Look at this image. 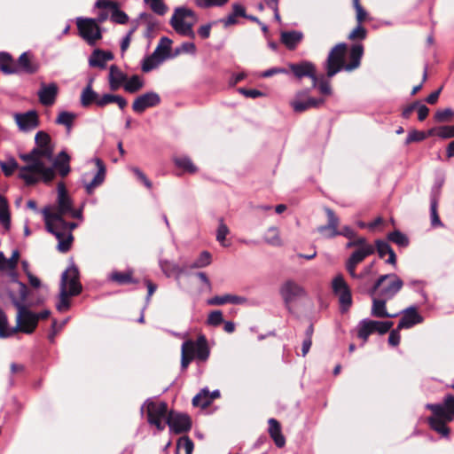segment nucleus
Instances as JSON below:
<instances>
[{
	"mask_svg": "<svg viewBox=\"0 0 454 454\" xmlns=\"http://www.w3.org/2000/svg\"><path fill=\"white\" fill-rule=\"evenodd\" d=\"M393 326L391 321H376L372 319H363L359 322L356 327L357 337L363 340V344H365L368 338L373 333L380 334H385L390 331Z\"/></svg>",
	"mask_w": 454,
	"mask_h": 454,
	"instance_id": "9",
	"label": "nucleus"
},
{
	"mask_svg": "<svg viewBox=\"0 0 454 454\" xmlns=\"http://www.w3.org/2000/svg\"><path fill=\"white\" fill-rule=\"evenodd\" d=\"M0 296L9 298L12 304L19 309L24 306L27 296V288L25 284L13 278L11 286H0Z\"/></svg>",
	"mask_w": 454,
	"mask_h": 454,
	"instance_id": "13",
	"label": "nucleus"
},
{
	"mask_svg": "<svg viewBox=\"0 0 454 454\" xmlns=\"http://www.w3.org/2000/svg\"><path fill=\"white\" fill-rule=\"evenodd\" d=\"M428 135L433 137L448 139L454 137V126H439L431 129Z\"/></svg>",
	"mask_w": 454,
	"mask_h": 454,
	"instance_id": "38",
	"label": "nucleus"
},
{
	"mask_svg": "<svg viewBox=\"0 0 454 454\" xmlns=\"http://www.w3.org/2000/svg\"><path fill=\"white\" fill-rule=\"evenodd\" d=\"M0 69L7 74H16L19 72L18 67L14 63L11 55L6 52H0Z\"/></svg>",
	"mask_w": 454,
	"mask_h": 454,
	"instance_id": "36",
	"label": "nucleus"
},
{
	"mask_svg": "<svg viewBox=\"0 0 454 454\" xmlns=\"http://www.w3.org/2000/svg\"><path fill=\"white\" fill-rule=\"evenodd\" d=\"M223 321V313L220 310L212 311L207 317V324L213 326L219 325Z\"/></svg>",
	"mask_w": 454,
	"mask_h": 454,
	"instance_id": "60",
	"label": "nucleus"
},
{
	"mask_svg": "<svg viewBox=\"0 0 454 454\" xmlns=\"http://www.w3.org/2000/svg\"><path fill=\"white\" fill-rule=\"evenodd\" d=\"M97 168V173L94 176L93 179L90 182H85L84 186L88 194H92L94 190L101 185L106 175V168L104 162L98 157L91 160Z\"/></svg>",
	"mask_w": 454,
	"mask_h": 454,
	"instance_id": "20",
	"label": "nucleus"
},
{
	"mask_svg": "<svg viewBox=\"0 0 454 454\" xmlns=\"http://www.w3.org/2000/svg\"><path fill=\"white\" fill-rule=\"evenodd\" d=\"M375 253L373 245H365L364 247L356 248L346 262V270L351 278L356 277V266L365 258Z\"/></svg>",
	"mask_w": 454,
	"mask_h": 454,
	"instance_id": "15",
	"label": "nucleus"
},
{
	"mask_svg": "<svg viewBox=\"0 0 454 454\" xmlns=\"http://www.w3.org/2000/svg\"><path fill=\"white\" fill-rule=\"evenodd\" d=\"M52 144H36L28 153L20 154V159L26 163L19 168V177L27 185L37 184L40 181L49 183L56 176V171L65 177L70 171L71 157L66 151H61L55 158Z\"/></svg>",
	"mask_w": 454,
	"mask_h": 454,
	"instance_id": "1",
	"label": "nucleus"
},
{
	"mask_svg": "<svg viewBox=\"0 0 454 454\" xmlns=\"http://www.w3.org/2000/svg\"><path fill=\"white\" fill-rule=\"evenodd\" d=\"M46 229L58 239L57 248L61 253L70 250L74 237L73 230L76 227L74 223H67L63 217L70 215L72 217H79L80 213L74 210L72 200L67 194L63 183L58 184L57 208L51 211L50 207L43 210Z\"/></svg>",
	"mask_w": 454,
	"mask_h": 454,
	"instance_id": "2",
	"label": "nucleus"
},
{
	"mask_svg": "<svg viewBox=\"0 0 454 454\" xmlns=\"http://www.w3.org/2000/svg\"><path fill=\"white\" fill-rule=\"evenodd\" d=\"M427 138V136L426 133L418 131V130H411L405 142H420Z\"/></svg>",
	"mask_w": 454,
	"mask_h": 454,
	"instance_id": "63",
	"label": "nucleus"
},
{
	"mask_svg": "<svg viewBox=\"0 0 454 454\" xmlns=\"http://www.w3.org/2000/svg\"><path fill=\"white\" fill-rule=\"evenodd\" d=\"M220 397L219 390L209 392L207 388L201 389L192 399V404L195 407L205 409L208 407L215 399Z\"/></svg>",
	"mask_w": 454,
	"mask_h": 454,
	"instance_id": "24",
	"label": "nucleus"
},
{
	"mask_svg": "<svg viewBox=\"0 0 454 454\" xmlns=\"http://www.w3.org/2000/svg\"><path fill=\"white\" fill-rule=\"evenodd\" d=\"M164 60V56H161L157 51H153L151 55L145 57L142 62V71L148 73L153 69L158 67Z\"/></svg>",
	"mask_w": 454,
	"mask_h": 454,
	"instance_id": "34",
	"label": "nucleus"
},
{
	"mask_svg": "<svg viewBox=\"0 0 454 454\" xmlns=\"http://www.w3.org/2000/svg\"><path fill=\"white\" fill-rule=\"evenodd\" d=\"M160 102V98L156 92H146L143 95H140L134 100L132 104V109L137 114H142L145 109L153 107L159 105Z\"/></svg>",
	"mask_w": 454,
	"mask_h": 454,
	"instance_id": "19",
	"label": "nucleus"
},
{
	"mask_svg": "<svg viewBox=\"0 0 454 454\" xmlns=\"http://www.w3.org/2000/svg\"><path fill=\"white\" fill-rule=\"evenodd\" d=\"M423 317L418 312L416 307H409L403 311L402 317L397 325L398 329H409L418 324L422 323Z\"/></svg>",
	"mask_w": 454,
	"mask_h": 454,
	"instance_id": "21",
	"label": "nucleus"
},
{
	"mask_svg": "<svg viewBox=\"0 0 454 454\" xmlns=\"http://www.w3.org/2000/svg\"><path fill=\"white\" fill-rule=\"evenodd\" d=\"M209 356V349L205 336H200L195 341L185 340L182 345L181 365L187 368L193 359L205 361Z\"/></svg>",
	"mask_w": 454,
	"mask_h": 454,
	"instance_id": "5",
	"label": "nucleus"
},
{
	"mask_svg": "<svg viewBox=\"0 0 454 454\" xmlns=\"http://www.w3.org/2000/svg\"><path fill=\"white\" fill-rule=\"evenodd\" d=\"M70 294H67L65 288V286L60 289L59 293V301L57 304V309L59 311H67L70 307L69 301Z\"/></svg>",
	"mask_w": 454,
	"mask_h": 454,
	"instance_id": "48",
	"label": "nucleus"
},
{
	"mask_svg": "<svg viewBox=\"0 0 454 454\" xmlns=\"http://www.w3.org/2000/svg\"><path fill=\"white\" fill-rule=\"evenodd\" d=\"M211 263V254L207 252L203 251L199 258L196 260V262L193 263L192 267L193 268H202L209 265Z\"/></svg>",
	"mask_w": 454,
	"mask_h": 454,
	"instance_id": "58",
	"label": "nucleus"
},
{
	"mask_svg": "<svg viewBox=\"0 0 454 454\" xmlns=\"http://www.w3.org/2000/svg\"><path fill=\"white\" fill-rule=\"evenodd\" d=\"M374 265H375V262L373 261L370 264L366 265L359 274L356 273V277H355L354 278L362 279V278H364L371 275L372 276L376 275L377 272L373 270Z\"/></svg>",
	"mask_w": 454,
	"mask_h": 454,
	"instance_id": "61",
	"label": "nucleus"
},
{
	"mask_svg": "<svg viewBox=\"0 0 454 454\" xmlns=\"http://www.w3.org/2000/svg\"><path fill=\"white\" fill-rule=\"evenodd\" d=\"M14 119L21 131H29L35 129L38 126V116L35 111H28L24 114H15Z\"/></svg>",
	"mask_w": 454,
	"mask_h": 454,
	"instance_id": "22",
	"label": "nucleus"
},
{
	"mask_svg": "<svg viewBox=\"0 0 454 454\" xmlns=\"http://www.w3.org/2000/svg\"><path fill=\"white\" fill-rule=\"evenodd\" d=\"M324 103L323 98H309L306 101H293L292 107L295 112L301 113L311 107H317Z\"/></svg>",
	"mask_w": 454,
	"mask_h": 454,
	"instance_id": "35",
	"label": "nucleus"
},
{
	"mask_svg": "<svg viewBox=\"0 0 454 454\" xmlns=\"http://www.w3.org/2000/svg\"><path fill=\"white\" fill-rule=\"evenodd\" d=\"M332 289L333 294L338 296L341 310L347 311L352 305V295L350 288L341 274H338L333 278Z\"/></svg>",
	"mask_w": 454,
	"mask_h": 454,
	"instance_id": "14",
	"label": "nucleus"
},
{
	"mask_svg": "<svg viewBox=\"0 0 454 454\" xmlns=\"http://www.w3.org/2000/svg\"><path fill=\"white\" fill-rule=\"evenodd\" d=\"M269 434L278 447H283L285 445L286 439L282 434L281 426L275 419H269Z\"/></svg>",
	"mask_w": 454,
	"mask_h": 454,
	"instance_id": "31",
	"label": "nucleus"
},
{
	"mask_svg": "<svg viewBox=\"0 0 454 454\" xmlns=\"http://www.w3.org/2000/svg\"><path fill=\"white\" fill-rule=\"evenodd\" d=\"M76 118V114L71 112L62 111L59 114L56 122L58 124L63 125L66 128V131L67 134L71 132L73 128L74 121Z\"/></svg>",
	"mask_w": 454,
	"mask_h": 454,
	"instance_id": "39",
	"label": "nucleus"
},
{
	"mask_svg": "<svg viewBox=\"0 0 454 454\" xmlns=\"http://www.w3.org/2000/svg\"><path fill=\"white\" fill-rule=\"evenodd\" d=\"M111 20L117 24H126L129 20L128 15L118 8V4L112 9Z\"/></svg>",
	"mask_w": 454,
	"mask_h": 454,
	"instance_id": "50",
	"label": "nucleus"
},
{
	"mask_svg": "<svg viewBox=\"0 0 454 454\" xmlns=\"http://www.w3.org/2000/svg\"><path fill=\"white\" fill-rule=\"evenodd\" d=\"M0 166L5 176H9L18 168V163L14 159H8L4 161H0Z\"/></svg>",
	"mask_w": 454,
	"mask_h": 454,
	"instance_id": "53",
	"label": "nucleus"
},
{
	"mask_svg": "<svg viewBox=\"0 0 454 454\" xmlns=\"http://www.w3.org/2000/svg\"><path fill=\"white\" fill-rule=\"evenodd\" d=\"M303 37V33L298 30L284 31L280 35V41L288 50L293 51Z\"/></svg>",
	"mask_w": 454,
	"mask_h": 454,
	"instance_id": "26",
	"label": "nucleus"
},
{
	"mask_svg": "<svg viewBox=\"0 0 454 454\" xmlns=\"http://www.w3.org/2000/svg\"><path fill=\"white\" fill-rule=\"evenodd\" d=\"M325 212L328 218L326 225H322L317 228V231L321 233L325 238H333L338 235H343L344 237L352 240L356 237L354 230L348 226H345L341 231L338 230L339 218L331 208H325Z\"/></svg>",
	"mask_w": 454,
	"mask_h": 454,
	"instance_id": "8",
	"label": "nucleus"
},
{
	"mask_svg": "<svg viewBox=\"0 0 454 454\" xmlns=\"http://www.w3.org/2000/svg\"><path fill=\"white\" fill-rule=\"evenodd\" d=\"M7 260L9 263V275L12 278H16V268L18 266V262L20 260V252L17 249L13 250L12 253V256Z\"/></svg>",
	"mask_w": 454,
	"mask_h": 454,
	"instance_id": "51",
	"label": "nucleus"
},
{
	"mask_svg": "<svg viewBox=\"0 0 454 454\" xmlns=\"http://www.w3.org/2000/svg\"><path fill=\"white\" fill-rule=\"evenodd\" d=\"M18 69L27 74H34L37 71L38 67L31 60V56L28 52H23L18 59Z\"/></svg>",
	"mask_w": 454,
	"mask_h": 454,
	"instance_id": "37",
	"label": "nucleus"
},
{
	"mask_svg": "<svg viewBox=\"0 0 454 454\" xmlns=\"http://www.w3.org/2000/svg\"><path fill=\"white\" fill-rule=\"evenodd\" d=\"M238 17H247L246 9L243 5L234 3L232 4V12L226 18L222 19L221 22L224 27L235 25Z\"/></svg>",
	"mask_w": 454,
	"mask_h": 454,
	"instance_id": "33",
	"label": "nucleus"
},
{
	"mask_svg": "<svg viewBox=\"0 0 454 454\" xmlns=\"http://www.w3.org/2000/svg\"><path fill=\"white\" fill-rule=\"evenodd\" d=\"M366 29L358 23L357 26L349 33L348 38L351 41L364 40L366 37Z\"/></svg>",
	"mask_w": 454,
	"mask_h": 454,
	"instance_id": "55",
	"label": "nucleus"
},
{
	"mask_svg": "<svg viewBox=\"0 0 454 454\" xmlns=\"http://www.w3.org/2000/svg\"><path fill=\"white\" fill-rule=\"evenodd\" d=\"M64 286L67 293L70 294V295H77L81 293L82 286L79 282V272L75 267H69L62 274L60 289Z\"/></svg>",
	"mask_w": 454,
	"mask_h": 454,
	"instance_id": "17",
	"label": "nucleus"
},
{
	"mask_svg": "<svg viewBox=\"0 0 454 454\" xmlns=\"http://www.w3.org/2000/svg\"><path fill=\"white\" fill-rule=\"evenodd\" d=\"M130 170L137 176V178L145 184V186L147 189L153 188L152 182L147 178V176L145 175V173L141 169H139L137 167H132V168H130Z\"/></svg>",
	"mask_w": 454,
	"mask_h": 454,
	"instance_id": "59",
	"label": "nucleus"
},
{
	"mask_svg": "<svg viewBox=\"0 0 454 454\" xmlns=\"http://www.w3.org/2000/svg\"><path fill=\"white\" fill-rule=\"evenodd\" d=\"M195 52H196V46L193 43H190V42L183 43L179 46V48H177L176 50V54H180V53L195 54Z\"/></svg>",
	"mask_w": 454,
	"mask_h": 454,
	"instance_id": "62",
	"label": "nucleus"
},
{
	"mask_svg": "<svg viewBox=\"0 0 454 454\" xmlns=\"http://www.w3.org/2000/svg\"><path fill=\"white\" fill-rule=\"evenodd\" d=\"M59 88L55 82L49 84L41 83V88L37 92L39 101L43 106H51L55 103Z\"/></svg>",
	"mask_w": 454,
	"mask_h": 454,
	"instance_id": "23",
	"label": "nucleus"
},
{
	"mask_svg": "<svg viewBox=\"0 0 454 454\" xmlns=\"http://www.w3.org/2000/svg\"><path fill=\"white\" fill-rule=\"evenodd\" d=\"M146 412L148 423L154 426L159 431H162L168 415L167 403L165 402H147Z\"/></svg>",
	"mask_w": 454,
	"mask_h": 454,
	"instance_id": "10",
	"label": "nucleus"
},
{
	"mask_svg": "<svg viewBox=\"0 0 454 454\" xmlns=\"http://www.w3.org/2000/svg\"><path fill=\"white\" fill-rule=\"evenodd\" d=\"M167 424L171 432L181 434L190 430L192 427L189 416L174 411L168 412L167 417Z\"/></svg>",
	"mask_w": 454,
	"mask_h": 454,
	"instance_id": "18",
	"label": "nucleus"
},
{
	"mask_svg": "<svg viewBox=\"0 0 454 454\" xmlns=\"http://www.w3.org/2000/svg\"><path fill=\"white\" fill-rule=\"evenodd\" d=\"M365 245H372V244L368 243L364 238L359 237L356 239L354 238L352 240L348 241L346 244V247L347 248H351V247L358 248V247H364Z\"/></svg>",
	"mask_w": 454,
	"mask_h": 454,
	"instance_id": "64",
	"label": "nucleus"
},
{
	"mask_svg": "<svg viewBox=\"0 0 454 454\" xmlns=\"http://www.w3.org/2000/svg\"><path fill=\"white\" fill-rule=\"evenodd\" d=\"M144 2L154 13L158 15L162 16L168 11V7L162 0H144Z\"/></svg>",
	"mask_w": 454,
	"mask_h": 454,
	"instance_id": "46",
	"label": "nucleus"
},
{
	"mask_svg": "<svg viewBox=\"0 0 454 454\" xmlns=\"http://www.w3.org/2000/svg\"><path fill=\"white\" fill-rule=\"evenodd\" d=\"M124 82V90L129 93H136L144 87V81L138 75H133Z\"/></svg>",
	"mask_w": 454,
	"mask_h": 454,
	"instance_id": "40",
	"label": "nucleus"
},
{
	"mask_svg": "<svg viewBox=\"0 0 454 454\" xmlns=\"http://www.w3.org/2000/svg\"><path fill=\"white\" fill-rule=\"evenodd\" d=\"M174 162L176 167L183 168L188 173L194 174L198 170L197 167L193 164L189 157L183 156L175 158Z\"/></svg>",
	"mask_w": 454,
	"mask_h": 454,
	"instance_id": "41",
	"label": "nucleus"
},
{
	"mask_svg": "<svg viewBox=\"0 0 454 454\" xmlns=\"http://www.w3.org/2000/svg\"><path fill=\"white\" fill-rule=\"evenodd\" d=\"M193 442L188 436L179 438L176 442V454H192Z\"/></svg>",
	"mask_w": 454,
	"mask_h": 454,
	"instance_id": "42",
	"label": "nucleus"
},
{
	"mask_svg": "<svg viewBox=\"0 0 454 454\" xmlns=\"http://www.w3.org/2000/svg\"><path fill=\"white\" fill-rule=\"evenodd\" d=\"M76 25L80 36L90 45H94L101 39V30L95 19L80 17L76 19Z\"/></svg>",
	"mask_w": 454,
	"mask_h": 454,
	"instance_id": "11",
	"label": "nucleus"
},
{
	"mask_svg": "<svg viewBox=\"0 0 454 454\" xmlns=\"http://www.w3.org/2000/svg\"><path fill=\"white\" fill-rule=\"evenodd\" d=\"M171 43L172 41L170 39H168V37H162L160 40V43L154 51L161 56H164L165 59L169 53Z\"/></svg>",
	"mask_w": 454,
	"mask_h": 454,
	"instance_id": "52",
	"label": "nucleus"
},
{
	"mask_svg": "<svg viewBox=\"0 0 454 454\" xmlns=\"http://www.w3.org/2000/svg\"><path fill=\"white\" fill-rule=\"evenodd\" d=\"M279 293L288 309L293 301L306 295L304 288L293 280L284 282Z\"/></svg>",
	"mask_w": 454,
	"mask_h": 454,
	"instance_id": "16",
	"label": "nucleus"
},
{
	"mask_svg": "<svg viewBox=\"0 0 454 454\" xmlns=\"http://www.w3.org/2000/svg\"><path fill=\"white\" fill-rule=\"evenodd\" d=\"M228 233H229L228 227L226 226V224L223 223V220H220L219 226H218V229H217V233H216V239L223 247H228L229 246V244H227L225 242V238H226Z\"/></svg>",
	"mask_w": 454,
	"mask_h": 454,
	"instance_id": "56",
	"label": "nucleus"
},
{
	"mask_svg": "<svg viewBox=\"0 0 454 454\" xmlns=\"http://www.w3.org/2000/svg\"><path fill=\"white\" fill-rule=\"evenodd\" d=\"M289 69L297 79L311 76L313 68L316 67L312 62L303 60L299 63H290Z\"/></svg>",
	"mask_w": 454,
	"mask_h": 454,
	"instance_id": "25",
	"label": "nucleus"
},
{
	"mask_svg": "<svg viewBox=\"0 0 454 454\" xmlns=\"http://www.w3.org/2000/svg\"><path fill=\"white\" fill-rule=\"evenodd\" d=\"M374 247L375 251L377 250L380 258H383L386 254H388V258L386 261L387 263L392 265L396 264V255L387 242L379 239L376 240Z\"/></svg>",
	"mask_w": 454,
	"mask_h": 454,
	"instance_id": "30",
	"label": "nucleus"
},
{
	"mask_svg": "<svg viewBox=\"0 0 454 454\" xmlns=\"http://www.w3.org/2000/svg\"><path fill=\"white\" fill-rule=\"evenodd\" d=\"M229 0H194L195 4L202 9H207L213 6H223L228 3Z\"/></svg>",
	"mask_w": 454,
	"mask_h": 454,
	"instance_id": "54",
	"label": "nucleus"
},
{
	"mask_svg": "<svg viewBox=\"0 0 454 454\" xmlns=\"http://www.w3.org/2000/svg\"><path fill=\"white\" fill-rule=\"evenodd\" d=\"M197 22V17L193 11L185 7H178L171 17L170 24L176 33L181 35L195 38L193 26Z\"/></svg>",
	"mask_w": 454,
	"mask_h": 454,
	"instance_id": "6",
	"label": "nucleus"
},
{
	"mask_svg": "<svg viewBox=\"0 0 454 454\" xmlns=\"http://www.w3.org/2000/svg\"><path fill=\"white\" fill-rule=\"evenodd\" d=\"M17 309L16 326L12 327V330L14 331V334L18 332L27 334L34 333L38 325L36 313L29 310L25 305Z\"/></svg>",
	"mask_w": 454,
	"mask_h": 454,
	"instance_id": "12",
	"label": "nucleus"
},
{
	"mask_svg": "<svg viewBox=\"0 0 454 454\" xmlns=\"http://www.w3.org/2000/svg\"><path fill=\"white\" fill-rule=\"evenodd\" d=\"M430 213H431V223L434 227L441 226L442 222L437 213V200L436 199H432L430 205Z\"/></svg>",
	"mask_w": 454,
	"mask_h": 454,
	"instance_id": "57",
	"label": "nucleus"
},
{
	"mask_svg": "<svg viewBox=\"0 0 454 454\" xmlns=\"http://www.w3.org/2000/svg\"><path fill=\"white\" fill-rule=\"evenodd\" d=\"M0 223L5 227L10 226V214L8 205L4 198L0 196Z\"/></svg>",
	"mask_w": 454,
	"mask_h": 454,
	"instance_id": "47",
	"label": "nucleus"
},
{
	"mask_svg": "<svg viewBox=\"0 0 454 454\" xmlns=\"http://www.w3.org/2000/svg\"><path fill=\"white\" fill-rule=\"evenodd\" d=\"M426 408L432 412L427 418L430 428L441 436L448 438L450 430L447 424L454 419V395L448 394L442 403H427Z\"/></svg>",
	"mask_w": 454,
	"mask_h": 454,
	"instance_id": "4",
	"label": "nucleus"
},
{
	"mask_svg": "<svg viewBox=\"0 0 454 454\" xmlns=\"http://www.w3.org/2000/svg\"><path fill=\"white\" fill-rule=\"evenodd\" d=\"M389 299L385 298H372V304L371 309V315L375 317H395L398 314H390L387 309V301Z\"/></svg>",
	"mask_w": 454,
	"mask_h": 454,
	"instance_id": "27",
	"label": "nucleus"
},
{
	"mask_svg": "<svg viewBox=\"0 0 454 454\" xmlns=\"http://www.w3.org/2000/svg\"><path fill=\"white\" fill-rule=\"evenodd\" d=\"M264 240L271 246H280L282 244L279 231L276 227H270L264 235Z\"/></svg>",
	"mask_w": 454,
	"mask_h": 454,
	"instance_id": "43",
	"label": "nucleus"
},
{
	"mask_svg": "<svg viewBox=\"0 0 454 454\" xmlns=\"http://www.w3.org/2000/svg\"><path fill=\"white\" fill-rule=\"evenodd\" d=\"M109 86L112 90H118L127 80V75L115 65L109 68Z\"/></svg>",
	"mask_w": 454,
	"mask_h": 454,
	"instance_id": "28",
	"label": "nucleus"
},
{
	"mask_svg": "<svg viewBox=\"0 0 454 454\" xmlns=\"http://www.w3.org/2000/svg\"><path fill=\"white\" fill-rule=\"evenodd\" d=\"M403 282L396 274L381 275L370 291L374 296L378 292L379 296L385 299H392L403 287Z\"/></svg>",
	"mask_w": 454,
	"mask_h": 454,
	"instance_id": "7",
	"label": "nucleus"
},
{
	"mask_svg": "<svg viewBox=\"0 0 454 454\" xmlns=\"http://www.w3.org/2000/svg\"><path fill=\"white\" fill-rule=\"evenodd\" d=\"M12 335H14V331L9 326L7 317L0 308V337L7 338Z\"/></svg>",
	"mask_w": 454,
	"mask_h": 454,
	"instance_id": "44",
	"label": "nucleus"
},
{
	"mask_svg": "<svg viewBox=\"0 0 454 454\" xmlns=\"http://www.w3.org/2000/svg\"><path fill=\"white\" fill-rule=\"evenodd\" d=\"M347 49L346 43H340L330 51L325 64L326 74L329 78L341 70L351 72L359 67L364 54L363 45H352L348 52V62L345 63Z\"/></svg>",
	"mask_w": 454,
	"mask_h": 454,
	"instance_id": "3",
	"label": "nucleus"
},
{
	"mask_svg": "<svg viewBox=\"0 0 454 454\" xmlns=\"http://www.w3.org/2000/svg\"><path fill=\"white\" fill-rule=\"evenodd\" d=\"M387 238L391 242L400 247H407L409 244L408 238L399 231H395L389 233Z\"/></svg>",
	"mask_w": 454,
	"mask_h": 454,
	"instance_id": "49",
	"label": "nucleus"
},
{
	"mask_svg": "<svg viewBox=\"0 0 454 454\" xmlns=\"http://www.w3.org/2000/svg\"><path fill=\"white\" fill-rule=\"evenodd\" d=\"M114 59V55L110 51H104L101 50H95L89 59V64L90 67H97L99 68H105L106 62L112 60Z\"/></svg>",
	"mask_w": 454,
	"mask_h": 454,
	"instance_id": "29",
	"label": "nucleus"
},
{
	"mask_svg": "<svg viewBox=\"0 0 454 454\" xmlns=\"http://www.w3.org/2000/svg\"><path fill=\"white\" fill-rule=\"evenodd\" d=\"M133 270H127L125 271H112L109 275V279L118 285L134 284L137 280L133 278Z\"/></svg>",
	"mask_w": 454,
	"mask_h": 454,
	"instance_id": "32",
	"label": "nucleus"
},
{
	"mask_svg": "<svg viewBox=\"0 0 454 454\" xmlns=\"http://www.w3.org/2000/svg\"><path fill=\"white\" fill-rule=\"evenodd\" d=\"M97 99H98V94L92 90L91 85L89 84L82 92L81 104L83 106H87L92 102L96 103Z\"/></svg>",
	"mask_w": 454,
	"mask_h": 454,
	"instance_id": "45",
	"label": "nucleus"
}]
</instances>
